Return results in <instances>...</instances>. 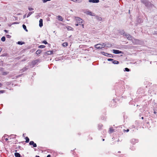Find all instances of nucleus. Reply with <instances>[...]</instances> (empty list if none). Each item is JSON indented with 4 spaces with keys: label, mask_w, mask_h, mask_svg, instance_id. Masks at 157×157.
Here are the masks:
<instances>
[{
    "label": "nucleus",
    "mask_w": 157,
    "mask_h": 157,
    "mask_svg": "<svg viewBox=\"0 0 157 157\" xmlns=\"http://www.w3.org/2000/svg\"><path fill=\"white\" fill-rule=\"evenodd\" d=\"M101 119L102 120H105L106 119V117L103 115L101 117Z\"/></svg>",
    "instance_id": "cd10ccee"
},
{
    "label": "nucleus",
    "mask_w": 157,
    "mask_h": 157,
    "mask_svg": "<svg viewBox=\"0 0 157 157\" xmlns=\"http://www.w3.org/2000/svg\"><path fill=\"white\" fill-rule=\"evenodd\" d=\"M42 52V50L41 49L38 50L36 52V54L38 55L41 53Z\"/></svg>",
    "instance_id": "a211bd4d"
},
{
    "label": "nucleus",
    "mask_w": 157,
    "mask_h": 157,
    "mask_svg": "<svg viewBox=\"0 0 157 157\" xmlns=\"http://www.w3.org/2000/svg\"><path fill=\"white\" fill-rule=\"evenodd\" d=\"M144 90L142 88H139L137 91V94H143L144 93Z\"/></svg>",
    "instance_id": "f03ea898"
},
{
    "label": "nucleus",
    "mask_w": 157,
    "mask_h": 157,
    "mask_svg": "<svg viewBox=\"0 0 157 157\" xmlns=\"http://www.w3.org/2000/svg\"><path fill=\"white\" fill-rule=\"evenodd\" d=\"M5 40H6L5 37L4 36L2 37V38H1V40L3 42H4L5 41Z\"/></svg>",
    "instance_id": "c85d7f7f"
},
{
    "label": "nucleus",
    "mask_w": 157,
    "mask_h": 157,
    "mask_svg": "<svg viewBox=\"0 0 157 157\" xmlns=\"http://www.w3.org/2000/svg\"><path fill=\"white\" fill-rule=\"evenodd\" d=\"M43 20L42 19H40L39 20V26L40 27H41L43 26Z\"/></svg>",
    "instance_id": "f8f14e48"
},
{
    "label": "nucleus",
    "mask_w": 157,
    "mask_h": 157,
    "mask_svg": "<svg viewBox=\"0 0 157 157\" xmlns=\"http://www.w3.org/2000/svg\"><path fill=\"white\" fill-rule=\"evenodd\" d=\"M140 22H141V20H140Z\"/></svg>",
    "instance_id": "0e129e2a"
},
{
    "label": "nucleus",
    "mask_w": 157,
    "mask_h": 157,
    "mask_svg": "<svg viewBox=\"0 0 157 157\" xmlns=\"http://www.w3.org/2000/svg\"><path fill=\"white\" fill-rule=\"evenodd\" d=\"M141 2L148 9H150L154 6L153 4L151 3L150 2H149L148 0H141Z\"/></svg>",
    "instance_id": "f257e3e1"
},
{
    "label": "nucleus",
    "mask_w": 157,
    "mask_h": 157,
    "mask_svg": "<svg viewBox=\"0 0 157 157\" xmlns=\"http://www.w3.org/2000/svg\"><path fill=\"white\" fill-rule=\"evenodd\" d=\"M120 141V140H119V139H118V140H117V142H118V141Z\"/></svg>",
    "instance_id": "680f3d73"
},
{
    "label": "nucleus",
    "mask_w": 157,
    "mask_h": 157,
    "mask_svg": "<svg viewBox=\"0 0 157 157\" xmlns=\"http://www.w3.org/2000/svg\"><path fill=\"white\" fill-rule=\"evenodd\" d=\"M8 140V139H7V138H6L5 139V140H6V141H7V140Z\"/></svg>",
    "instance_id": "603ef678"
},
{
    "label": "nucleus",
    "mask_w": 157,
    "mask_h": 157,
    "mask_svg": "<svg viewBox=\"0 0 157 157\" xmlns=\"http://www.w3.org/2000/svg\"><path fill=\"white\" fill-rule=\"evenodd\" d=\"M82 25V28H83L84 27V25Z\"/></svg>",
    "instance_id": "864d4df0"
},
{
    "label": "nucleus",
    "mask_w": 157,
    "mask_h": 157,
    "mask_svg": "<svg viewBox=\"0 0 157 157\" xmlns=\"http://www.w3.org/2000/svg\"><path fill=\"white\" fill-rule=\"evenodd\" d=\"M120 33L121 35H123L124 34V30H122L120 32Z\"/></svg>",
    "instance_id": "473e14b6"
},
{
    "label": "nucleus",
    "mask_w": 157,
    "mask_h": 157,
    "mask_svg": "<svg viewBox=\"0 0 157 157\" xmlns=\"http://www.w3.org/2000/svg\"><path fill=\"white\" fill-rule=\"evenodd\" d=\"M104 56L109 57H113V56L112 54L108 53H105Z\"/></svg>",
    "instance_id": "9b49d317"
},
{
    "label": "nucleus",
    "mask_w": 157,
    "mask_h": 157,
    "mask_svg": "<svg viewBox=\"0 0 157 157\" xmlns=\"http://www.w3.org/2000/svg\"><path fill=\"white\" fill-rule=\"evenodd\" d=\"M99 49H102V48H104L106 45V44L103 43L102 44H99Z\"/></svg>",
    "instance_id": "1a4fd4ad"
},
{
    "label": "nucleus",
    "mask_w": 157,
    "mask_h": 157,
    "mask_svg": "<svg viewBox=\"0 0 157 157\" xmlns=\"http://www.w3.org/2000/svg\"><path fill=\"white\" fill-rule=\"evenodd\" d=\"M63 46L64 47H66L68 45V44L67 43L65 42L63 44Z\"/></svg>",
    "instance_id": "bb28decb"
},
{
    "label": "nucleus",
    "mask_w": 157,
    "mask_h": 157,
    "mask_svg": "<svg viewBox=\"0 0 157 157\" xmlns=\"http://www.w3.org/2000/svg\"><path fill=\"white\" fill-rule=\"evenodd\" d=\"M113 63L114 64H118L119 63V62L117 60H113Z\"/></svg>",
    "instance_id": "412c9836"
},
{
    "label": "nucleus",
    "mask_w": 157,
    "mask_h": 157,
    "mask_svg": "<svg viewBox=\"0 0 157 157\" xmlns=\"http://www.w3.org/2000/svg\"><path fill=\"white\" fill-rule=\"evenodd\" d=\"M24 42H22L21 41H18L17 42V44L19 45H22L23 44H24Z\"/></svg>",
    "instance_id": "393cba45"
},
{
    "label": "nucleus",
    "mask_w": 157,
    "mask_h": 157,
    "mask_svg": "<svg viewBox=\"0 0 157 157\" xmlns=\"http://www.w3.org/2000/svg\"><path fill=\"white\" fill-rule=\"evenodd\" d=\"M51 0H42L43 3H45L47 1H50Z\"/></svg>",
    "instance_id": "2f4dec72"
},
{
    "label": "nucleus",
    "mask_w": 157,
    "mask_h": 157,
    "mask_svg": "<svg viewBox=\"0 0 157 157\" xmlns=\"http://www.w3.org/2000/svg\"><path fill=\"white\" fill-rule=\"evenodd\" d=\"M58 19L60 21H62L63 20V18L62 17L60 16H58Z\"/></svg>",
    "instance_id": "aec40b11"
},
{
    "label": "nucleus",
    "mask_w": 157,
    "mask_h": 157,
    "mask_svg": "<svg viewBox=\"0 0 157 157\" xmlns=\"http://www.w3.org/2000/svg\"><path fill=\"white\" fill-rule=\"evenodd\" d=\"M43 43L44 44H48L46 40H44L43 41Z\"/></svg>",
    "instance_id": "c9c22d12"
},
{
    "label": "nucleus",
    "mask_w": 157,
    "mask_h": 157,
    "mask_svg": "<svg viewBox=\"0 0 157 157\" xmlns=\"http://www.w3.org/2000/svg\"><path fill=\"white\" fill-rule=\"evenodd\" d=\"M123 132H128L129 131V129H127L126 130H125V129H123Z\"/></svg>",
    "instance_id": "f704fd0d"
},
{
    "label": "nucleus",
    "mask_w": 157,
    "mask_h": 157,
    "mask_svg": "<svg viewBox=\"0 0 157 157\" xmlns=\"http://www.w3.org/2000/svg\"><path fill=\"white\" fill-rule=\"evenodd\" d=\"M151 62H150V63H151Z\"/></svg>",
    "instance_id": "338daca9"
},
{
    "label": "nucleus",
    "mask_w": 157,
    "mask_h": 157,
    "mask_svg": "<svg viewBox=\"0 0 157 157\" xmlns=\"http://www.w3.org/2000/svg\"><path fill=\"white\" fill-rule=\"evenodd\" d=\"M118 152V153H120L121 152H120V151H119Z\"/></svg>",
    "instance_id": "69168bd1"
},
{
    "label": "nucleus",
    "mask_w": 157,
    "mask_h": 157,
    "mask_svg": "<svg viewBox=\"0 0 157 157\" xmlns=\"http://www.w3.org/2000/svg\"><path fill=\"white\" fill-rule=\"evenodd\" d=\"M91 13V12H87V14H88L90 15Z\"/></svg>",
    "instance_id": "de8ad7c7"
},
{
    "label": "nucleus",
    "mask_w": 157,
    "mask_h": 157,
    "mask_svg": "<svg viewBox=\"0 0 157 157\" xmlns=\"http://www.w3.org/2000/svg\"><path fill=\"white\" fill-rule=\"evenodd\" d=\"M34 13V11H33V12H29V13H28V14L27 15V17H29V16H30V15L32 14L33 13Z\"/></svg>",
    "instance_id": "4be33fe9"
},
{
    "label": "nucleus",
    "mask_w": 157,
    "mask_h": 157,
    "mask_svg": "<svg viewBox=\"0 0 157 157\" xmlns=\"http://www.w3.org/2000/svg\"><path fill=\"white\" fill-rule=\"evenodd\" d=\"M99 126H100L101 128L103 126V125L102 124H99Z\"/></svg>",
    "instance_id": "49530a36"
},
{
    "label": "nucleus",
    "mask_w": 157,
    "mask_h": 157,
    "mask_svg": "<svg viewBox=\"0 0 157 157\" xmlns=\"http://www.w3.org/2000/svg\"><path fill=\"white\" fill-rule=\"evenodd\" d=\"M35 157H40L39 156L36 155Z\"/></svg>",
    "instance_id": "6e6d98bb"
},
{
    "label": "nucleus",
    "mask_w": 157,
    "mask_h": 157,
    "mask_svg": "<svg viewBox=\"0 0 157 157\" xmlns=\"http://www.w3.org/2000/svg\"><path fill=\"white\" fill-rule=\"evenodd\" d=\"M38 62H39L38 60V59L36 60H35L33 61L32 62V64L33 66L35 65Z\"/></svg>",
    "instance_id": "9d476101"
},
{
    "label": "nucleus",
    "mask_w": 157,
    "mask_h": 157,
    "mask_svg": "<svg viewBox=\"0 0 157 157\" xmlns=\"http://www.w3.org/2000/svg\"><path fill=\"white\" fill-rule=\"evenodd\" d=\"M89 2H92V3H98V0H89Z\"/></svg>",
    "instance_id": "ddd939ff"
},
{
    "label": "nucleus",
    "mask_w": 157,
    "mask_h": 157,
    "mask_svg": "<svg viewBox=\"0 0 157 157\" xmlns=\"http://www.w3.org/2000/svg\"><path fill=\"white\" fill-rule=\"evenodd\" d=\"M22 27L24 29L26 32H28V30L26 29V27L25 25H23Z\"/></svg>",
    "instance_id": "6ab92c4d"
},
{
    "label": "nucleus",
    "mask_w": 157,
    "mask_h": 157,
    "mask_svg": "<svg viewBox=\"0 0 157 157\" xmlns=\"http://www.w3.org/2000/svg\"><path fill=\"white\" fill-rule=\"evenodd\" d=\"M33 9L32 8H29V11H31L33 10Z\"/></svg>",
    "instance_id": "ea45409f"
},
{
    "label": "nucleus",
    "mask_w": 157,
    "mask_h": 157,
    "mask_svg": "<svg viewBox=\"0 0 157 157\" xmlns=\"http://www.w3.org/2000/svg\"><path fill=\"white\" fill-rule=\"evenodd\" d=\"M131 143L133 144H135L136 143H137L138 140L135 139H132L130 141Z\"/></svg>",
    "instance_id": "0eeeda50"
},
{
    "label": "nucleus",
    "mask_w": 157,
    "mask_h": 157,
    "mask_svg": "<svg viewBox=\"0 0 157 157\" xmlns=\"http://www.w3.org/2000/svg\"><path fill=\"white\" fill-rule=\"evenodd\" d=\"M2 86V84L1 83H0V86Z\"/></svg>",
    "instance_id": "052dcab7"
},
{
    "label": "nucleus",
    "mask_w": 157,
    "mask_h": 157,
    "mask_svg": "<svg viewBox=\"0 0 157 157\" xmlns=\"http://www.w3.org/2000/svg\"><path fill=\"white\" fill-rule=\"evenodd\" d=\"M101 53L103 55H105V53H105V52H101Z\"/></svg>",
    "instance_id": "79ce46f5"
},
{
    "label": "nucleus",
    "mask_w": 157,
    "mask_h": 157,
    "mask_svg": "<svg viewBox=\"0 0 157 157\" xmlns=\"http://www.w3.org/2000/svg\"><path fill=\"white\" fill-rule=\"evenodd\" d=\"M47 157H51V155H48L47 156Z\"/></svg>",
    "instance_id": "3c124183"
},
{
    "label": "nucleus",
    "mask_w": 157,
    "mask_h": 157,
    "mask_svg": "<svg viewBox=\"0 0 157 157\" xmlns=\"http://www.w3.org/2000/svg\"><path fill=\"white\" fill-rule=\"evenodd\" d=\"M6 36L8 38H10L11 37V36L9 35H6Z\"/></svg>",
    "instance_id": "4c0bfd02"
},
{
    "label": "nucleus",
    "mask_w": 157,
    "mask_h": 157,
    "mask_svg": "<svg viewBox=\"0 0 157 157\" xmlns=\"http://www.w3.org/2000/svg\"><path fill=\"white\" fill-rule=\"evenodd\" d=\"M26 14H25L24 16H23V18H25L26 17Z\"/></svg>",
    "instance_id": "09e8293b"
},
{
    "label": "nucleus",
    "mask_w": 157,
    "mask_h": 157,
    "mask_svg": "<svg viewBox=\"0 0 157 157\" xmlns=\"http://www.w3.org/2000/svg\"><path fill=\"white\" fill-rule=\"evenodd\" d=\"M14 155L16 157H21L20 154L18 153H15Z\"/></svg>",
    "instance_id": "2eb2a0df"
},
{
    "label": "nucleus",
    "mask_w": 157,
    "mask_h": 157,
    "mask_svg": "<svg viewBox=\"0 0 157 157\" xmlns=\"http://www.w3.org/2000/svg\"><path fill=\"white\" fill-rule=\"evenodd\" d=\"M114 131V129H113V128L110 127L109 128V133H111L113 132Z\"/></svg>",
    "instance_id": "4468645a"
},
{
    "label": "nucleus",
    "mask_w": 157,
    "mask_h": 157,
    "mask_svg": "<svg viewBox=\"0 0 157 157\" xmlns=\"http://www.w3.org/2000/svg\"><path fill=\"white\" fill-rule=\"evenodd\" d=\"M76 2H77L78 3H80L82 2V0H76Z\"/></svg>",
    "instance_id": "e433bc0d"
},
{
    "label": "nucleus",
    "mask_w": 157,
    "mask_h": 157,
    "mask_svg": "<svg viewBox=\"0 0 157 157\" xmlns=\"http://www.w3.org/2000/svg\"><path fill=\"white\" fill-rule=\"evenodd\" d=\"M27 69H28V68H26V67H24L21 70L22 72H24V71L27 70Z\"/></svg>",
    "instance_id": "5701e85b"
},
{
    "label": "nucleus",
    "mask_w": 157,
    "mask_h": 157,
    "mask_svg": "<svg viewBox=\"0 0 157 157\" xmlns=\"http://www.w3.org/2000/svg\"><path fill=\"white\" fill-rule=\"evenodd\" d=\"M124 69V71L128 72L130 71V69L128 68H125Z\"/></svg>",
    "instance_id": "7c9ffc66"
},
{
    "label": "nucleus",
    "mask_w": 157,
    "mask_h": 157,
    "mask_svg": "<svg viewBox=\"0 0 157 157\" xmlns=\"http://www.w3.org/2000/svg\"><path fill=\"white\" fill-rule=\"evenodd\" d=\"M45 47V46L44 45H40L38 46V48H43Z\"/></svg>",
    "instance_id": "c756f323"
},
{
    "label": "nucleus",
    "mask_w": 157,
    "mask_h": 157,
    "mask_svg": "<svg viewBox=\"0 0 157 157\" xmlns=\"http://www.w3.org/2000/svg\"><path fill=\"white\" fill-rule=\"evenodd\" d=\"M130 149L132 151H134L135 149V148L134 146H132L130 147Z\"/></svg>",
    "instance_id": "a878e982"
},
{
    "label": "nucleus",
    "mask_w": 157,
    "mask_h": 157,
    "mask_svg": "<svg viewBox=\"0 0 157 157\" xmlns=\"http://www.w3.org/2000/svg\"><path fill=\"white\" fill-rule=\"evenodd\" d=\"M95 48H98V44H97L95 45Z\"/></svg>",
    "instance_id": "a19ab883"
},
{
    "label": "nucleus",
    "mask_w": 157,
    "mask_h": 157,
    "mask_svg": "<svg viewBox=\"0 0 157 157\" xmlns=\"http://www.w3.org/2000/svg\"><path fill=\"white\" fill-rule=\"evenodd\" d=\"M155 34H157V31H156V32H155Z\"/></svg>",
    "instance_id": "5fc2aeb1"
},
{
    "label": "nucleus",
    "mask_w": 157,
    "mask_h": 157,
    "mask_svg": "<svg viewBox=\"0 0 157 157\" xmlns=\"http://www.w3.org/2000/svg\"><path fill=\"white\" fill-rule=\"evenodd\" d=\"M156 116H157V115L156 114Z\"/></svg>",
    "instance_id": "774afa93"
},
{
    "label": "nucleus",
    "mask_w": 157,
    "mask_h": 157,
    "mask_svg": "<svg viewBox=\"0 0 157 157\" xmlns=\"http://www.w3.org/2000/svg\"><path fill=\"white\" fill-rule=\"evenodd\" d=\"M25 139L26 140L25 142L26 143H28L29 142V140L28 137H26L25 138Z\"/></svg>",
    "instance_id": "b1692460"
},
{
    "label": "nucleus",
    "mask_w": 157,
    "mask_h": 157,
    "mask_svg": "<svg viewBox=\"0 0 157 157\" xmlns=\"http://www.w3.org/2000/svg\"><path fill=\"white\" fill-rule=\"evenodd\" d=\"M125 36L126 38L128 40H132V36H131V35H130L129 34H125Z\"/></svg>",
    "instance_id": "423d86ee"
},
{
    "label": "nucleus",
    "mask_w": 157,
    "mask_h": 157,
    "mask_svg": "<svg viewBox=\"0 0 157 157\" xmlns=\"http://www.w3.org/2000/svg\"><path fill=\"white\" fill-rule=\"evenodd\" d=\"M6 56V54H3L1 55V56Z\"/></svg>",
    "instance_id": "a18cd8bd"
},
{
    "label": "nucleus",
    "mask_w": 157,
    "mask_h": 157,
    "mask_svg": "<svg viewBox=\"0 0 157 157\" xmlns=\"http://www.w3.org/2000/svg\"><path fill=\"white\" fill-rule=\"evenodd\" d=\"M79 25V23H75V25L76 26H78V25Z\"/></svg>",
    "instance_id": "c03bdc74"
},
{
    "label": "nucleus",
    "mask_w": 157,
    "mask_h": 157,
    "mask_svg": "<svg viewBox=\"0 0 157 157\" xmlns=\"http://www.w3.org/2000/svg\"><path fill=\"white\" fill-rule=\"evenodd\" d=\"M30 145H32L33 147H36L37 145L36 143H35L33 141H31L29 143Z\"/></svg>",
    "instance_id": "6e6552de"
},
{
    "label": "nucleus",
    "mask_w": 157,
    "mask_h": 157,
    "mask_svg": "<svg viewBox=\"0 0 157 157\" xmlns=\"http://www.w3.org/2000/svg\"><path fill=\"white\" fill-rule=\"evenodd\" d=\"M75 19L76 21V23H79V25H80V24L82 22V20L79 17H76Z\"/></svg>",
    "instance_id": "20e7f679"
},
{
    "label": "nucleus",
    "mask_w": 157,
    "mask_h": 157,
    "mask_svg": "<svg viewBox=\"0 0 157 157\" xmlns=\"http://www.w3.org/2000/svg\"><path fill=\"white\" fill-rule=\"evenodd\" d=\"M5 92L4 90H0V94L3 93Z\"/></svg>",
    "instance_id": "58836bf2"
},
{
    "label": "nucleus",
    "mask_w": 157,
    "mask_h": 157,
    "mask_svg": "<svg viewBox=\"0 0 157 157\" xmlns=\"http://www.w3.org/2000/svg\"><path fill=\"white\" fill-rule=\"evenodd\" d=\"M45 53H46V54L48 55H51L53 53V51H48L47 52H45Z\"/></svg>",
    "instance_id": "dca6fc26"
},
{
    "label": "nucleus",
    "mask_w": 157,
    "mask_h": 157,
    "mask_svg": "<svg viewBox=\"0 0 157 157\" xmlns=\"http://www.w3.org/2000/svg\"><path fill=\"white\" fill-rule=\"evenodd\" d=\"M102 140L103 141H104L105 140V139H102Z\"/></svg>",
    "instance_id": "4d7b16f0"
},
{
    "label": "nucleus",
    "mask_w": 157,
    "mask_h": 157,
    "mask_svg": "<svg viewBox=\"0 0 157 157\" xmlns=\"http://www.w3.org/2000/svg\"><path fill=\"white\" fill-rule=\"evenodd\" d=\"M4 31L6 32V33H7L8 31L6 30H4Z\"/></svg>",
    "instance_id": "8fccbe9b"
},
{
    "label": "nucleus",
    "mask_w": 157,
    "mask_h": 157,
    "mask_svg": "<svg viewBox=\"0 0 157 157\" xmlns=\"http://www.w3.org/2000/svg\"><path fill=\"white\" fill-rule=\"evenodd\" d=\"M128 12L129 13H130V10H129Z\"/></svg>",
    "instance_id": "e2e57ef3"
},
{
    "label": "nucleus",
    "mask_w": 157,
    "mask_h": 157,
    "mask_svg": "<svg viewBox=\"0 0 157 157\" xmlns=\"http://www.w3.org/2000/svg\"><path fill=\"white\" fill-rule=\"evenodd\" d=\"M102 20V18L101 17H99V21H101Z\"/></svg>",
    "instance_id": "37998d69"
},
{
    "label": "nucleus",
    "mask_w": 157,
    "mask_h": 157,
    "mask_svg": "<svg viewBox=\"0 0 157 157\" xmlns=\"http://www.w3.org/2000/svg\"><path fill=\"white\" fill-rule=\"evenodd\" d=\"M111 103L109 105V106L111 107H114L116 106V102L115 99H113L111 101Z\"/></svg>",
    "instance_id": "39448f33"
},
{
    "label": "nucleus",
    "mask_w": 157,
    "mask_h": 157,
    "mask_svg": "<svg viewBox=\"0 0 157 157\" xmlns=\"http://www.w3.org/2000/svg\"><path fill=\"white\" fill-rule=\"evenodd\" d=\"M66 28L68 30H73V29L72 27L69 26H67Z\"/></svg>",
    "instance_id": "f3484780"
},
{
    "label": "nucleus",
    "mask_w": 157,
    "mask_h": 157,
    "mask_svg": "<svg viewBox=\"0 0 157 157\" xmlns=\"http://www.w3.org/2000/svg\"><path fill=\"white\" fill-rule=\"evenodd\" d=\"M141 119H144V117H141Z\"/></svg>",
    "instance_id": "13d9d810"
},
{
    "label": "nucleus",
    "mask_w": 157,
    "mask_h": 157,
    "mask_svg": "<svg viewBox=\"0 0 157 157\" xmlns=\"http://www.w3.org/2000/svg\"><path fill=\"white\" fill-rule=\"evenodd\" d=\"M107 60L109 61H113V59H112L109 58L107 59Z\"/></svg>",
    "instance_id": "72a5a7b5"
},
{
    "label": "nucleus",
    "mask_w": 157,
    "mask_h": 157,
    "mask_svg": "<svg viewBox=\"0 0 157 157\" xmlns=\"http://www.w3.org/2000/svg\"><path fill=\"white\" fill-rule=\"evenodd\" d=\"M112 51H113V53L115 54H118L120 53L123 54V52L121 51H120L118 50L113 49Z\"/></svg>",
    "instance_id": "7ed1b4c3"
},
{
    "label": "nucleus",
    "mask_w": 157,
    "mask_h": 157,
    "mask_svg": "<svg viewBox=\"0 0 157 157\" xmlns=\"http://www.w3.org/2000/svg\"><path fill=\"white\" fill-rule=\"evenodd\" d=\"M25 59H23V60H22V61H25Z\"/></svg>",
    "instance_id": "bf43d9fd"
}]
</instances>
